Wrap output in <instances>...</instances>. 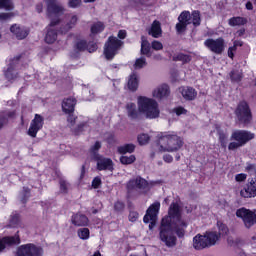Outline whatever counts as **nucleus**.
<instances>
[{"label":"nucleus","mask_w":256,"mask_h":256,"mask_svg":"<svg viewBox=\"0 0 256 256\" xmlns=\"http://www.w3.org/2000/svg\"><path fill=\"white\" fill-rule=\"evenodd\" d=\"M216 226L218 228L217 235L219 236V239H221V236L225 237V235H229V227L227 224L223 223V221L218 220Z\"/></svg>","instance_id":"obj_34"},{"label":"nucleus","mask_w":256,"mask_h":256,"mask_svg":"<svg viewBox=\"0 0 256 256\" xmlns=\"http://www.w3.org/2000/svg\"><path fill=\"white\" fill-rule=\"evenodd\" d=\"M77 105V99L74 97L64 98L62 100V111L65 115H69L71 113H75V107Z\"/></svg>","instance_id":"obj_22"},{"label":"nucleus","mask_w":256,"mask_h":256,"mask_svg":"<svg viewBox=\"0 0 256 256\" xmlns=\"http://www.w3.org/2000/svg\"><path fill=\"white\" fill-rule=\"evenodd\" d=\"M59 185H60V192L67 195L69 193V187H68L69 184L67 183V181L60 179Z\"/></svg>","instance_id":"obj_50"},{"label":"nucleus","mask_w":256,"mask_h":256,"mask_svg":"<svg viewBox=\"0 0 256 256\" xmlns=\"http://www.w3.org/2000/svg\"><path fill=\"white\" fill-rule=\"evenodd\" d=\"M240 197L253 199L256 197V179L249 178L243 189L240 190Z\"/></svg>","instance_id":"obj_16"},{"label":"nucleus","mask_w":256,"mask_h":256,"mask_svg":"<svg viewBox=\"0 0 256 256\" xmlns=\"http://www.w3.org/2000/svg\"><path fill=\"white\" fill-rule=\"evenodd\" d=\"M117 37H118V39H126L127 38V31L126 30H119Z\"/></svg>","instance_id":"obj_61"},{"label":"nucleus","mask_w":256,"mask_h":256,"mask_svg":"<svg viewBox=\"0 0 256 256\" xmlns=\"http://www.w3.org/2000/svg\"><path fill=\"white\" fill-rule=\"evenodd\" d=\"M216 130L221 149H227V147L229 148V146H227L229 144V136L227 135V133L221 130L219 126H216Z\"/></svg>","instance_id":"obj_30"},{"label":"nucleus","mask_w":256,"mask_h":256,"mask_svg":"<svg viewBox=\"0 0 256 256\" xmlns=\"http://www.w3.org/2000/svg\"><path fill=\"white\" fill-rule=\"evenodd\" d=\"M97 49H99V46H97V43L90 41L88 42V47L86 48V51L88 53H95V51H97Z\"/></svg>","instance_id":"obj_56"},{"label":"nucleus","mask_w":256,"mask_h":256,"mask_svg":"<svg viewBox=\"0 0 256 256\" xmlns=\"http://www.w3.org/2000/svg\"><path fill=\"white\" fill-rule=\"evenodd\" d=\"M151 47L154 49V51H161L163 50V43H161L159 40H154L151 43Z\"/></svg>","instance_id":"obj_57"},{"label":"nucleus","mask_w":256,"mask_h":256,"mask_svg":"<svg viewBox=\"0 0 256 256\" xmlns=\"http://www.w3.org/2000/svg\"><path fill=\"white\" fill-rule=\"evenodd\" d=\"M94 159L97 161L98 171H113L115 169L111 158H103L101 155H96V158Z\"/></svg>","instance_id":"obj_20"},{"label":"nucleus","mask_w":256,"mask_h":256,"mask_svg":"<svg viewBox=\"0 0 256 256\" xmlns=\"http://www.w3.org/2000/svg\"><path fill=\"white\" fill-rule=\"evenodd\" d=\"M65 13V8L62 5L57 4V0H48L47 2V15L52 18L56 15L55 19H59L60 15Z\"/></svg>","instance_id":"obj_17"},{"label":"nucleus","mask_w":256,"mask_h":256,"mask_svg":"<svg viewBox=\"0 0 256 256\" xmlns=\"http://www.w3.org/2000/svg\"><path fill=\"white\" fill-rule=\"evenodd\" d=\"M140 52H141V55H146V57H151V44H149V41H142Z\"/></svg>","instance_id":"obj_40"},{"label":"nucleus","mask_w":256,"mask_h":256,"mask_svg":"<svg viewBox=\"0 0 256 256\" xmlns=\"http://www.w3.org/2000/svg\"><path fill=\"white\" fill-rule=\"evenodd\" d=\"M229 75L232 83H241L243 81V72L239 70H232Z\"/></svg>","instance_id":"obj_36"},{"label":"nucleus","mask_w":256,"mask_h":256,"mask_svg":"<svg viewBox=\"0 0 256 256\" xmlns=\"http://www.w3.org/2000/svg\"><path fill=\"white\" fill-rule=\"evenodd\" d=\"M88 42L85 39H77L74 43V51L76 53H84V51H87Z\"/></svg>","instance_id":"obj_33"},{"label":"nucleus","mask_w":256,"mask_h":256,"mask_svg":"<svg viewBox=\"0 0 256 256\" xmlns=\"http://www.w3.org/2000/svg\"><path fill=\"white\" fill-rule=\"evenodd\" d=\"M20 201L23 205H27V201L31 198V188L24 186L20 192Z\"/></svg>","instance_id":"obj_35"},{"label":"nucleus","mask_w":256,"mask_h":256,"mask_svg":"<svg viewBox=\"0 0 256 256\" xmlns=\"http://www.w3.org/2000/svg\"><path fill=\"white\" fill-rule=\"evenodd\" d=\"M67 121L70 123V127H75V123H77V116L73 113L68 114Z\"/></svg>","instance_id":"obj_59"},{"label":"nucleus","mask_w":256,"mask_h":256,"mask_svg":"<svg viewBox=\"0 0 256 256\" xmlns=\"http://www.w3.org/2000/svg\"><path fill=\"white\" fill-rule=\"evenodd\" d=\"M134 161H137V158L135 157V155L121 156L120 157V163L122 165H133Z\"/></svg>","instance_id":"obj_42"},{"label":"nucleus","mask_w":256,"mask_h":256,"mask_svg":"<svg viewBox=\"0 0 256 256\" xmlns=\"http://www.w3.org/2000/svg\"><path fill=\"white\" fill-rule=\"evenodd\" d=\"M101 185H103V181H101V177L99 176L94 177V179L92 180V189H99Z\"/></svg>","instance_id":"obj_55"},{"label":"nucleus","mask_w":256,"mask_h":256,"mask_svg":"<svg viewBox=\"0 0 256 256\" xmlns=\"http://www.w3.org/2000/svg\"><path fill=\"white\" fill-rule=\"evenodd\" d=\"M85 173H86V170H85V164L82 165L81 167V172H80V181H83V179H85Z\"/></svg>","instance_id":"obj_63"},{"label":"nucleus","mask_w":256,"mask_h":256,"mask_svg":"<svg viewBox=\"0 0 256 256\" xmlns=\"http://www.w3.org/2000/svg\"><path fill=\"white\" fill-rule=\"evenodd\" d=\"M205 47L216 55H221L225 51V39L219 37L217 39L208 38L204 41Z\"/></svg>","instance_id":"obj_12"},{"label":"nucleus","mask_w":256,"mask_h":256,"mask_svg":"<svg viewBox=\"0 0 256 256\" xmlns=\"http://www.w3.org/2000/svg\"><path fill=\"white\" fill-rule=\"evenodd\" d=\"M105 141L109 145V147H113L117 143V138L115 137V134L110 133L106 137Z\"/></svg>","instance_id":"obj_51"},{"label":"nucleus","mask_w":256,"mask_h":256,"mask_svg":"<svg viewBox=\"0 0 256 256\" xmlns=\"http://www.w3.org/2000/svg\"><path fill=\"white\" fill-rule=\"evenodd\" d=\"M44 125L45 118L40 114H35L34 119L30 123L27 135H29V137H32V139H35V137H37V134L41 131V129H43Z\"/></svg>","instance_id":"obj_14"},{"label":"nucleus","mask_w":256,"mask_h":256,"mask_svg":"<svg viewBox=\"0 0 256 256\" xmlns=\"http://www.w3.org/2000/svg\"><path fill=\"white\" fill-rule=\"evenodd\" d=\"M234 115L237 125H242V127L251 125L253 121V112L251 111L249 103L245 100L238 103L234 110Z\"/></svg>","instance_id":"obj_6"},{"label":"nucleus","mask_w":256,"mask_h":256,"mask_svg":"<svg viewBox=\"0 0 256 256\" xmlns=\"http://www.w3.org/2000/svg\"><path fill=\"white\" fill-rule=\"evenodd\" d=\"M10 32L15 35L18 41H23V39H27V37H29V33H31V30L25 26L13 24L10 26Z\"/></svg>","instance_id":"obj_18"},{"label":"nucleus","mask_w":256,"mask_h":256,"mask_svg":"<svg viewBox=\"0 0 256 256\" xmlns=\"http://www.w3.org/2000/svg\"><path fill=\"white\" fill-rule=\"evenodd\" d=\"M191 17L193 27H199L201 25V12L199 10H184L178 16V23L175 25V31L177 35H183L187 31V27L191 25Z\"/></svg>","instance_id":"obj_4"},{"label":"nucleus","mask_w":256,"mask_h":256,"mask_svg":"<svg viewBox=\"0 0 256 256\" xmlns=\"http://www.w3.org/2000/svg\"><path fill=\"white\" fill-rule=\"evenodd\" d=\"M59 23H61L60 18H52L50 21V24L47 26V33L45 35L44 41L48 45H53V43H55V41H57L58 31L55 30L54 27H57V25H59Z\"/></svg>","instance_id":"obj_15"},{"label":"nucleus","mask_w":256,"mask_h":256,"mask_svg":"<svg viewBox=\"0 0 256 256\" xmlns=\"http://www.w3.org/2000/svg\"><path fill=\"white\" fill-rule=\"evenodd\" d=\"M127 87L129 91H132L133 93L139 89V76L137 73L133 72L128 77Z\"/></svg>","instance_id":"obj_29"},{"label":"nucleus","mask_w":256,"mask_h":256,"mask_svg":"<svg viewBox=\"0 0 256 256\" xmlns=\"http://www.w3.org/2000/svg\"><path fill=\"white\" fill-rule=\"evenodd\" d=\"M82 4V0H68V7H70V9H77V7H81Z\"/></svg>","instance_id":"obj_53"},{"label":"nucleus","mask_w":256,"mask_h":256,"mask_svg":"<svg viewBox=\"0 0 256 256\" xmlns=\"http://www.w3.org/2000/svg\"><path fill=\"white\" fill-rule=\"evenodd\" d=\"M173 113H175L177 117H181V115H187V109L183 106H178L173 109Z\"/></svg>","instance_id":"obj_52"},{"label":"nucleus","mask_w":256,"mask_h":256,"mask_svg":"<svg viewBox=\"0 0 256 256\" xmlns=\"http://www.w3.org/2000/svg\"><path fill=\"white\" fill-rule=\"evenodd\" d=\"M114 211L116 213H123V211H125V202L123 201H116L114 203Z\"/></svg>","instance_id":"obj_49"},{"label":"nucleus","mask_w":256,"mask_h":256,"mask_svg":"<svg viewBox=\"0 0 256 256\" xmlns=\"http://www.w3.org/2000/svg\"><path fill=\"white\" fill-rule=\"evenodd\" d=\"M236 217L242 219L246 229H251L256 225V209L251 210L245 207L239 208L236 210Z\"/></svg>","instance_id":"obj_10"},{"label":"nucleus","mask_w":256,"mask_h":256,"mask_svg":"<svg viewBox=\"0 0 256 256\" xmlns=\"http://www.w3.org/2000/svg\"><path fill=\"white\" fill-rule=\"evenodd\" d=\"M19 223H21V215L19 213H13L9 219L10 226L19 227Z\"/></svg>","instance_id":"obj_41"},{"label":"nucleus","mask_w":256,"mask_h":256,"mask_svg":"<svg viewBox=\"0 0 256 256\" xmlns=\"http://www.w3.org/2000/svg\"><path fill=\"white\" fill-rule=\"evenodd\" d=\"M246 180H247V174L245 173H240L235 176V181H237V183H243V181H246Z\"/></svg>","instance_id":"obj_60"},{"label":"nucleus","mask_w":256,"mask_h":256,"mask_svg":"<svg viewBox=\"0 0 256 256\" xmlns=\"http://www.w3.org/2000/svg\"><path fill=\"white\" fill-rule=\"evenodd\" d=\"M145 65H147V59H145V57H140V58L136 59V61L134 63V68L135 69H143L145 67Z\"/></svg>","instance_id":"obj_47"},{"label":"nucleus","mask_w":256,"mask_h":256,"mask_svg":"<svg viewBox=\"0 0 256 256\" xmlns=\"http://www.w3.org/2000/svg\"><path fill=\"white\" fill-rule=\"evenodd\" d=\"M253 139H255V133L248 130L236 129L230 135L231 142L228 144V151H237V149L245 147Z\"/></svg>","instance_id":"obj_5"},{"label":"nucleus","mask_w":256,"mask_h":256,"mask_svg":"<svg viewBox=\"0 0 256 256\" xmlns=\"http://www.w3.org/2000/svg\"><path fill=\"white\" fill-rule=\"evenodd\" d=\"M163 161L165 163H173V156H171L170 154H165L163 156Z\"/></svg>","instance_id":"obj_62"},{"label":"nucleus","mask_w":256,"mask_h":256,"mask_svg":"<svg viewBox=\"0 0 256 256\" xmlns=\"http://www.w3.org/2000/svg\"><path fill=\"white\" fill-rule=\"evenodd\" d=\"M136 146L133 143L124 144L122 146H118L117 152L119 155H127V153H135Z\"/></svg>","instance_id":"obj_32"},{"label":"nucleus","mask_w":256,"mask_h":256,"mask_svg":"<svg viewBox=\"0 0 256 256\" xmlns=\"http://www.w3.org/2000/svg\"><path fill=\"white\" fill-rule=\"evenodd\" d=\"M178 91L185 101H195L197 99V90L191 86H181Z\"/></svg>","instance_id":"obj_21"},{"label":"nucleus","mask_w":256,"mask_h":256,"mask_svg":"<svg viewBox=\"0 0 256 256\" xmlns=\"http://www.w3.org/2000/svg\"><path fill=\"white\" fill-rule=\"evenodd\" d=\"M128 219L131 223H135V221H137V219H139V212L130 211V213L128 215Z\"/></svg>","instance_id":"obj_58"},{"label":"nucleus","mask_w":256,"mask_h":256,"mask_svg":"<svg viewBox=\"0 0 256 256\" xmlns=\"http://www.w3.org/2000/svg\"><path fill=\"white\" fill-rule=\"evenodd\" d=\"M21 57V55H18L10 59L7 69L4 71V76L7 81H15V79L19 77V72H17L16 69L19 67Z\"/></svg>","instance_id":"obj_13"},{"label":"nucleus","mask_w":256,"mask_h":256,"mask_svg":"<svg viewBox=\"0 0 256 256\" xmlns=\"http://www.w3.org/2000/svg\"><path fill=\"white\" fill-rule=\"evenodd\" d=\"M21 243V238L19 235L15 236H4L0 238V253H3L7 247H13L14 245H19Z\"/></svg>","instance_id":"obj_19"},{"label":"nucleus","mask_w":256,"mask_h":256,"mask_svg":"<svg viewBox=\"0 0 256 256\" xmlns=\"http://www.w3.org/2000/svg\"><path fill=\"white\" fill-rule=\"evenodd\" d=\"M169 95H171V88L167 84H162L153 91V97L156 99H167Z\"/></svg>","instance_id":"obj_26"},{"label":"nucleus","mask_w":256,"mask_h":256,"mask_svg":"<svg viewBox=\"0 0 256 256\" xmlns=\"http://www.w3.org/2000/svg\"><path fill=\"white\" fill-rule=\"evenodd\" d=\"M161 209V203L159 201L151 204L146 210V214L143 217V223L149 224V230L153 231L155 225H157V219H159V211Z\"/></svg>","instance_id":"obj_9"},{"label":"nucleus","mask_w":256,"mask_h":256,"mask_svg":"<svg viewBox=\"0 0 256 256\" xmlns=\"http://www.w3.org/2000/svg\"><path fill=\"white\" fill-rule=\"evenodd\" d=\"M134 5H140V7H153L151 0H132Z\"/></svg>","instance_id":"obj_48"},{"label":"nucleus","mask_w":256,"mask_h":256,"mask_svg":"<svg viewBox=\"0 0 256 256\" xmlns=\"http://www.w3.org/2000/svg\"><path fill=\"white\" fill-rule=\"evenodd\" d=\"M148 35H151L154 39H159L163 35V29L161 28V22L154 20L148 30Z\"/></svg>","instance_id":"obj_27"},{"label":"nucleus","mask_w":256,"mask_h":256,"mask_svg":"<svg viewBox=\"0 0 256 256\" xmlns=\"http://www.w3.org/2000/svg\"><path fill=\"white\" fill-rule=\"evenodd\" d=\"M0 9H5V11H13V2L11 0H0Z\"/></svg>","instance_id":"obj_44"},{"label":"nucleus","mask_w":256,"mask_h":256,"mask_svg":"<svg viewBox=\"0 0 256 256\" xmlns=\"http://www.w3.org/2000/svg\"><path fill=\"white\" fill-rule=\"evenodd\" d=\"M77 21H79L77 15H72L67 23L62 24V26L58 30V33H61V35H67V33L71 31V29L75 28V25H77Z\"/></svg>","instance_id":"obj_25"},{"label":"nucleus","mask_w":256,"mask_h":256,"mask_svg":"<svg viewBox=\"0 0 256 256\" xmlns=\"http://www.w3.org/2000/svg\"><path fill=\"white\" fill-rule=\"evenodd\" d=\"M123 47V41L115 36H109L104 44L103 55L107 61H113Z\"/></svg>","instance_id":"obj_8"},{"label":"nucleus","mask_w":256,"mask_h":256,"mask_svg":"<svg viewBox=\"0 0 256 256\" xmlns=\"http://www.w3.org/2000/svg\"><path fill=\"white\" fill-rule=\"evenodd\" d=\"M191 55L178 53L176 56H173L172 61H182L183 65L191 63Z\"/></svg>","instance_id":"obj_37"},{"label":"nucleus","mask_w":256,"mask_h":256,"mask_svg":"<svg viewBox=\"0 0 256 256\" xmlns=\"http://www.w3.org/2000/svg\"><path fill=\"white\" fill-rule=\"evenodd\" d=\"M133 187L145 191V189H149V182L145 178L139 177L128 182V189H132Z\"/></svg>","instance_id":"obj_28"},{"label":"nucleus","mask_w":256,"mask_h":256,"mask_svg":"<svg viewBox=\"0 0 256 256\" xmlns=\"http://www.w3.org/2000/svg\"><path fill=\"white\" fill-rule=\"evenodd\" d=\"M77 235L79 239H82V241H87V239L91 237V231L89 230V228H86L84 226V228H80L77 230Z\"/></svg>","instance_id":"obj_38"},{"label":"nucleus","mask_w":256,"mask_h":256,"mask_svg":"<svg viewBox=\"0 0 256 256\" xmlns=\"http://www.w3.org/2000/svg\"><path fill=\"white\" fill-rule=\"evenodd\" d=\"M71 223L74 227H89V218L82 213H76L71 216Z\"/></svg>","instance_id":"obj_23"},{"label":"nucleus","mask_w":256,"mask_h":256,"mask_svg":"<svg viewBox=\"0 0 256 256\" xmlns=\"http://www.w3.org/2000/svg\"><path fill=\"white\" fill-rule=\"evenodd\" d=\"M137 141H138L139 145H147V143H149V141H151V137L149 136V134L142 133V134L138 135Z\"/></svg>","instance_id":"obj_45"},{"label":"nucleus","mask_w":256,"mask_h":256,"mask_svg":"<svg viewBox=\"0 0 256 256\" xmlns=\"http://www.w3.org/2000/svg\"><path fill=\"white\" fill-rule=\"evenodd\" d=\"M228 25L230 27H241L247 25V18L241 16H234L228 20Z\"/></svg>","instance_id":"obj_31"},{"label":"nucleus","mask_w":256,"mask_h":256,"mask_svg":"<svg viewBox=\"0 0 256 256\" xmlns=\"http://www.w3.org/2000/svg\"><path fill=\"white\" fill-rule=\"evenodd\" d=\"M157 137V145H159L161 151L173 153L183 147V138L174 132H161Z\"/></svg>","instance_id":"obj_3"},{"label":"nucleus","mask_w":256,"mask_h":256,"mask_svg":"<svg viewBox=\"0 0 256 256\" xmlns=\"http://www.w3.org/2000/svg\"><path fill=\"white\" fill-rule=\"evenodd\" d=\"M87 127H89V125L87 124V122H82V123L78 124V125L73 129L74 135H81L82 133L85 132V129H87Z\"/></svg>","instance_id":"obj_43"},{"label":"nucleus","mask_w":256,"mask_h":256,"mask_svg":"<svg viewBox=\"0 0 256 256\" xmlns=\"http://www.w3.org/2000/svg\"><path fill=\"white\" fill-rule=\"evenodd\" d=\"M99 149H101V142L96 141L95 144L90 148V153H92L94 159H97V155L99 154Z\"/></svg>","instance_id":"obj_46"},{"label":"nucleus","mask_w":256,"mask_h":256,"mask_svg":"<svg viewBox=\"0 0 256 256\" xmlns=\"http://www.w3.org/2000/svg\"><path fill=\"white\" fill-rule=\"evenodd\" d=\"M245 7H246L247 11H253V2L248 1V2L245 4Z\"/></svg>","instance_id":"obj_64"},{"label":"nucleus","mask_w":256,"mask_h":256,"mask_svg":"<svg viewBox=\"0 0 256 256\" xmlns=\"http://www.w3.org/2000/svg\"><path fill=\"white\" fill-rule=\"evenodd\" d=\"M126 111L132 120L139 119V113H145L147 119H157L161 113L157 101L145 96L138 97V110L135 103L129 102L126 104Z\"/></svg>","instance_id":"obj_2"},{"label":"nucleus","mask_w":256,"mask_h":256,"mask_svg":"<svg viewBox=\"0 0 256 256\" xmlns=\"http://www.w3.org/2000/svg\"><path fill=\"white\" fill-rule=\"evenodd\" d=\"M12 17H15L13 12H1L0 13V21H9Z\"/></svg>","instance_id":"obj_54"},{"label":"nucleus","mask_w":256,"mask_h":256,"mask_svg":"<svg viewBox=\"0 0 256 256\" xmlns=\"http://www.w3.org/2000/svg\"><path fill=\"white\" fill-rule=\"evenodd\" d=\"M17 112L15 110H2L0 111V131L6 125H9V119H15Z\"/></svg>","instance_id":"obj_24"},{"label":"nucleus","mask_w":256,"mask_h":256,"mask_svg":"<svg viewBox=\"0 0 256 256\" xmlns=\"http://www.w3.org/2000/svg\"><path fill=\"white\" fill-rule=\"evenodd\" d=\"M217 241H219L217 231H206L204 235L197 234L193 238V247L197 251H201L202 249H207V247H213V245L217 244Z\"/></svg>","instance_id":"obj_7"},{"label":"nucleus","mask_w":256,"mask_h":256,"mask_svg":"<svg viewBox=\"0 0 256 256\" xmlns=\"http://www.w3.org/2000/svg\"><path fill=\"white\" fill-rule=\"evenodd\" d=\"M189 224L185 222L181 214V206L179 203L172 202L168 209V215L163 217L159 227L160 241L166 245V247H175L178 239L185 237V229ZM173 231L175 234H173Z\"/></svg>","instance_id":"obj_1"},{"label":"nucleus","mask_w":256,"mask_h":256,"mask_svg":"<svg viewBox=\"0 0 256 256\" xmlns=\"http://www.w3.org/2000/svg\"><path fill=\"white\" fill-rule=\"evenodd\" d=\"M90 31L92 35H97V33H103V31H105V24H103V22L94 23L91 26Z\"/></svg>","instance_id":"obj_39"},{"label":"nucleus","mask_w":256,"mask_h":256,"mask_svg":"<svg viewBox=\"0 0 256 256\" xmlns=\"http://www.w3.org/2000/svg\"><path fill=\"white\" fill-rule=\"evenodd\" d=\"M43 254V247L35 243L22 244L16 250V256H43Z\"/></svg>","instance_id":"obj_11"}]
</instances>
